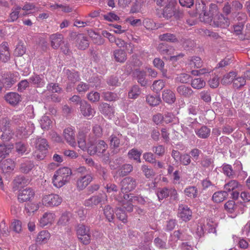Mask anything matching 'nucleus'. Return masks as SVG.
<instances>
[{
    "label": "nucleus",
    "mask_w": 250,
    "mask_h": 250,
    "mask_svg": "<svg viewBox=\"0 0 250 250\" xmlns=\"http://www.w3.org/2000/svg\"><path fill=\"white\" fill-rule=\"evenodd\" d=\"M31 84L37 87H42L45 85V81L42 76L34 74L29 79Z\"/></svg>",
    "instance_id": "27"
},
{
    "label": "nucleus",
    "mask_w": 250,
    "mask_h": 250,
    "mask_svg": "<svg viewBox=\"0 0 250 250\" xmlns=\"http://www.w3.org/2000/svg\"><path fill=\"white\" fill-rule=\"evenodd\" d=\"M240 186V184L237 180L232 179L224 185V189L228 193L239 188Z\"/></svg>",
    "instance_id": "42"
},
{
    "label": "nucleus",
    "mask_w": 250,
    "mask_h": 250,
    "mask_svg": "<svg viewBox=\"0 0 250 250\" xmlns=\"http://www.w3.org/2000/svg\"><path fill=\"white\" fill-rule=\"evenodd\" d=\"M191 85L194 89H200L206 85V82L202 78H195L191 79Z\"/></svg>",
    "instance_id": "47"
},
{
    "label": "nucleus",
    "mask_w": 250,
    "mask_h": 250,
    "mask_svg": "<svg viewBox=\"0 0 250 250\" xmlns=\"http://www.w3.org/2000/svg\"><path fill=\"white\" fill-rule=\"evenodd\" d=\"M15 167V162L11 159L4 160L1 165V168L4 172L7 173L12 171Z\"/></svg>",
    "instance_id": "28"
},
{
    "label": "nucleus",
    "mask_w": 250,
    "mask_h": 250,
    "mask_svg": "<svg viewBox=\"0 0 250 250\" xmlns=\"http://www.w3.org/2000/svg\"><path fill=\"white\" fill-rule=\"evenodd\" d=\"M133 78L136 79L137 82L143 87L147 86L148 81L146 79V73L144 70H141L140 69H135L132 73Z\"/></svg>",
    "instance_id": "13"
},
{
    "label": "nucleus",
    "mask_w": 250,
    "mask_h": 250,
    "mask_svg": "<svg viewBox=\"0 0 250 250\" xmlns=\"http://www.w3.org/2000/svg\"><path fill=\"white\" fill-rule=\"evenodd\" d=\"M10 126V121L8 118H4L0 119V131L2 132L0 138L3 141H9L12 137L13 134Z\"/></svg>",
    "instance_id": "4"
},
{
    "label": "nucleus",
    "mask_w": 250,
    "mask_h": 250,
    "mask_svg": "<svg viewBox=\"0 0 250 250\" xmlns=\"http://www.w3.org/2000/svg\"><path fill=\"white\" fill-rule=\"evenodd\" d=\"M4 98L7 103L13 106L17 105L21 101V95L16 92L8 93Z\"/></svg>",
    "instance_id": "21"
},
{
    "label": "nucleus",
    "mask_w": 250,
    "mask_h": 250,
    "mask_svg": "<svg viewBox=\"0 0 250 250\" xmlns=\"http://www.w3.org/2000/svg\"><path fill=\"white\" fill-rule=\"evenodd\" d=\"M246 84L245 78L242 77H235L232 83L233 88L240 89Z\"/></svg>",
    "instance_id": "48"
},
{
    "label": "nucleus",
    "mask_w": 250,
    "mask_h": 250,
    "mask_svg": "<svg viewBox=\"0 0 250 250\" xmlns=\"http://www.w3.org/2000/svg\"><path fill=\"white\" fill-rule=\"evenodd\" d=\"M237 75V74L236 72L230 71L224 75L221 80V83L223 85L229 84L233 83L234 78L236 77Z\"/></svg>",
    "instance_id": "34"
},
{
    "label": "nucleus",
    "mask_w": 250,
    "mask_h": 250,
    "mask_svg": "<svg viewBox=\"0 0 250 250\" xmlns=\"http://www.w3.org/2000/svg\"><path fill=\"white\" fill-rule=\"evenodd\" d=\"M96 141V138H92L89 136V142L87 143V148L86 150L88 154L90 155H97V146L94 145Z\"/></svg>",
    "instance_id": "38"
},
{
    "label": "nucleus",
    "mask_w": 250,
    "mask_h": 250,
    "mask_svg": "<svg viewBox=\"0 0 250 250\" xmlns=\"http://www.w3.org/2000/svg\"><path fill=\"white\" fill-rule=\"evenodd\" d=\"M62 201V198L56 194L45 195L42 199V204L46 207L58 206L61 204Z\"/></svg>",
    "instance_id": "7"
},
{
    "label": "nucleus",
    "mask_w": 250,
    "mask_h": 250,
    "mask_svg": "<svg viewBox=\"0 0 250 250\" xmlns=\"http://www.w3.org/2000/svg\"><path fill=\"white\" fill-rule=\"evenodd\" d=\"M16 82V78L12 73H7L2 78V83L5 88L11 87Z\"/></svg>",
    "instance_id": "29"
},
{
    "label": "nucleus",
    "mask_w": 250,
    "mask_h": 250,
    "mask_svg": "<svg viewBox=\"0 0 250 250\" xmlns=\"http://www.w3.org/2000/svg\"><path fill=\"white\" fill-rule=\"evenodd\" d=\"M89 35L95 44L97 45H102L104 44V40L101 35L92 31L89 32Z\"/></svg>",
    "instance_id": "51"
},
{
    "label": "nucleus",
    "mask_w": 250,
    "mask_h": 250,
    "mask_svg": "<svg viewBox=\"0 0 250 250\" xmlns=\"http://www.w3.org/2000/svg\"><path fill=\"white\" fill-rule=\"evenodd\" d=\"M223 173L229 179H235L238 177L235 170H234L230 165L224 164L222 166Z\"/></svg>",
    "instance_id": "26"
},
{
    "label": "nucleus",
    "mask_w": 250,
    "mask_h": 250,
    "mask_svg": "<svg viewBox=\"0 0 250 250\" xmlns=\"http://www.w3.org/2000/svg\"><path fill=\"white\" fill-rule=\"evenodd\" d=\"M157 50L162 55H170L173 54L174 49L166 43H161L157 46Z\"/></svg>",
    "instance_id": "33"
},
{
    "label": "nucleus",
    "mask_w": 250,
    "mask_h": 250,
    "mask_svg": "<svg viewBox=\"0 0 250 250\" xmlns=\"http://www.w3.org/2000/svg\"><path fill=\"white\" fill-rule=\"evenodd\" d=\"M34 196V192L30 188H26L22 190L19 194L18 200L20 202L29 201Z\"/></svg>",
    "instance_id": "20"
},
{
    "label": "nucleus",
    "mask_w": 250,
    "mask_h": 250,
    "mask_svg": "<svg viewBox=\"0 0 250 250\" xmlns=\"http://www.w3.org/2000/svg\"><path fill=\"white\" fill-rule=\"evenodd\" d=\"M36 148L40 152L47 153L49 145L47 140L42 138H38L35 141Z\"/></svg>",
    "instance_id": "23"
},
{
    "label": "nucleus",
    "mask_w": 250,
    "mask_h": 250,
    "mask_svg": "<svg viewBox=\"0 0 250 250\" xmlns=\"http://www.w3.org/2000/svg\"><path fill=\"white\" fill-rule=\"evenodd\" d=\"M107 147V145L104 140H99L97 145V155L102 156L105 152Z\"/></svg>",
    "instance_id": "54"
},
{
    "label": "nucleus",
    "mask_w": 250,
    "mask_h": 250,
    "mask_svg": "<svg viewBox=\"0 0 250 250\" xmlns=\"http://www.w3.org/2000/svg\"><path fill=\"white\" fill-rule=\"evenodd\" d=\"M113 56L116 61L123 62L126 60V54L122 49L115 50L113 52Z\"/></svg>",
    "instance_id": "39"
},
{
    "label": "nucleus",
    "mask_w": 250,
    "mask_h": 250,
    "mask_svg": "<svg viewBox=\"0 0 250 250\" xmlns=\"http://www.w3.org/2000/svg\"><path fill=\"white\" fill-rule=\"evenodd\" d=\"M102 96L104 99L107 101H115L118 99L117 94L109 91L103 92Z\"/></svg>",
    "instance_id": "59"
},
{
    "label": "nucleus",
    "mask_w": 250,
    "mask_h": 250,
    "mask_svg": "<svg viewBox=\"0 0 250 250\" xmlns=\"http://www.w3.org/2000/svg\"><path fill=\"white\" fill-rule=\"evenodd\" d=\"M21 10V7L15 5L12 8L9 18L6 21L8 22H14L20 17V12Z\"/></svg>",
    "instance_id": "31"
},
{
    "label": "nucleus",
    "mask_w": 250,
    "mask_h": 250,
    "mask_svg": "<svg viewBox=\"0 0 250 250\" xmlns=\"http://www.w3.org/2000/svg\"><path fill=\"white\" fill-rule=\"evenodd\" d=\"M169 190L170 189H168L166 187L160 188L159 190H158L157 193V195L159 200H162L168 197L169 196Z\"/></svg>",
    "instance_id": "63"
},
{
    "label": "nucleus",
    "mask_w": 250,
    "mask_h": 250,
    "mask_svg": "<svg viewBox=\"0 0 250 250\" xmlns=\"http://www.w3.org/2000/svg\"><path fill=\"white\" fill-rule=\"evenodd\" d=\"M76 42L78 48L81 50H85L89 46L87 38L82 34L77 35Z\"/></svg>",
    "instance_id": "25"
},
{
    "label": "nucleus",
    "mask_w": 250,
    "mask_h": 250,
    "mask_svg": "<svg viewBox=\"0 0 250 250\" xmlns=\"http://www.w3.org/2000/svg\"><path fill=\"white\" fill-rule=\"evenodd\" d=\"M211 22L210 25L214 27L226 28L229 25V19L219 12Z\"/></svg>",
    "instance_id": "8"
},
{
    "label": "nucleus",
    "mask_w": 250,
    "mask_h": 250,
    "mask_svg": "<svg viewBox=\"0 0 250 250\" xmlns=\"http://www.w3.org/2000/svg\"><path fill=\"white\" fill-rule=\"evenodd\" d=\"M63 72L64 76L67 77L68 82L70 83H75L80 80V76L77 71L72 69L64 68Z\"/></svg>",
    "instance_id": "18"
},
{
    "label": "nucleus",
    "mask_w": 250,
    "mask_h": 250,
    "mask_svg": "<svg viewBox=\"0 0 250 250\" xmlns=\"http://www.w3.org/2000/svg\"><path fill=\"white\" fill-rule=\"evenodd\" d=\"M142 152L138 151L137 149L133 148L130 150L128 152V157L130 159H133L134 160L137 161L138 163H141L140 156Z\"/></svg>",
    "instance_id": "56"
},
{
    "label": "nucleus",
    "mask_w": 250,
    "mask_h": 250,
    "mask_svg": "<svg viewBox=\"0 0 250 250\" xmlns=\"http://www.w3.org/2000/svg\"><path fill=\"white\" fill-rule=\"evenodd\" d=\"M163 100L169 104L174 103L176 100L174 93L170 89H165L162 94Z\"/></svg>",
    "instance_id": "30"
},
{
    "label": "nucleus",
    "mask_w": 250,
    "mask_h": 250,
    "mask_svg": "<svg viewBox=\"0 0 250 250\" xmlns=\"http://www.w3.org/2000/svg\"><path fill=\"white\" fill-rule=\"evenodd\" d=\"M10 58V54L7 43L3 42L0 46V60L6 62L9 60Z\"/></svg>",
    "instance_id": "22"
},
{
    "label": "nucleus",
    "mask_w": 250,
    "mask_h": 250,
    "mask_svg": "<svg viewBox=\"0 0 250 250\" xmlns=\"http://www.w3.org/2000/svg\"><path fill=\"white\" fill-rule=\"evenodd\" d=\"M103 212L106 219L109 222H112L114 218V211L110 205H106L103 208Z\"/></svg>",
    "instance_id": "36"
},
{
    "label": "nucleus",
    "mask_w": 250,
    "mask_h": 250,
    "mask_svg": "<svg viewBox=\"0 0 250 250\" xmlns=\"http://www.w3.org/2000/svg\"><path fill=\"white\" fill-rule=\"evenodd\" d=\"M195 132L199 138L206 139L210 135V129L207 126L203 125L200 128L196 129Z\"/></svg>",
    "instance_id": "35"
},
{
    "label": "nucleus",
    "mask_w": 250,
    "mask_h": 250,
    "mask_svg": "<svg viewBox=\"0 0 250 250\" xmlns=\"http://www.w3.org/2000/svg\"><path fill=\"white\" fill-rule=\"evenodd\" d=\"M80 108L81 114L85 117H93L95 114V111L94 109L85 101L81 102Z\"/></svg>",
    "instance_id": "16"
},
{
    "label": "nucleus",
    "mask_w": 250,
    "mask_h": 250,
    "mask_svg": "<svg viewBox=\"0 0 250 250\" xmlns=\"http://www.w3.org/2000/svg\"><path fill=\"white\" fill-rule=\"evenodd\" d=\"M228 196L227 191H220L215 192L212 197V200L216 203H220L225 200Z\"/></svg>",
    "instance_id": "40"
},
{
    "label": "nucleus",
    "mask_w": 250,
    "mask_h": 250,
    "mask_svg": "<svg viewBox=\"0 0 250 250\" xmlns=\"http://www.w3.org/2000/svg\"><path fill=\"white\" fill-rule=\"evenodd\" d=\"M29 183V180L22 175L16 177L14 180V185L18 188L27 185Z\"/></svg>",
    "instance_id": "45"
},
{
    "label": "nucleus",
    "mask_w": 250,
    "mask_h": 250,
    "mask_svg": "<svg viewBox=\"0 0 250 250\" xmlns=\"http://www.w3.org/2000/svg\"><path fill=\"white\" fill-rule=\"evenodd\" d=\"M141 94V89L137 85L132 86L128 92V96L130 99H135L137 98Z\"/></svg>",
    "instance_id": "49"
},
{
    "label": "nucleus",
    "mask_w": 250,
    "mask_h": 250,
    "mask_svg": "<svg viewBox=\"0 0 250 250\" xmlns=\"http://www.w3.org/2000/svg\"><path fill=\"white\" fill-rule=\"evenodd\" d=\"M115 213L119 220L122 221L123 223L126 222L127 215L125 210L122 208H117L115 210Z\"/></svg>",
    "instance_id": "53"
},
{
    "label": "nucleus",
    "mask_w": 250,
    "mask_h": 250,
    "mask_svg": "<svg viewBox=\"0 0 250 250\" xmlns=\"http://www.w3.org/2000/svg\"><path fill=\"white\" fill-rule=\"evenodd\" d=\"M63 137L65 141L71 146H75L76 145L75 134L74 130L71 127H67L63 131Z\"/></svg>",
    "instance_id": "15"
},
{
    "label": "nucleus",
    "mask_w": 250,
    "mask_h": 250,
    "mask_svg": "<svg viewBox=\"0 0 250 250\" xmlns=\"http://www.w3.org/2000/svg\"><path fill=\"white\" fill-rule=\"evenodd\" d=\"M121 191L123 193H127L135 189L137 186L136 180L131 177H127L123 179L121 182Z\"/></svg>",
    "instance_id": "10"
},
{
    "label": "nucleus",
    "mask_w": 250,
    "mask_h": 250,
    "mask_svg": "<svg viewBox=\"0 0 250 250\" xmlns=\"http://www.w3.org/2000/svg\"><path fill=\"white\" fill-rule=\"evenodd\" d=\"M79 240L83 245H87L91 241L90 229L83 224H79L76 228Z\"/></svg>",
    "instance_id": "3"
},
{
    "label": "nucleus",
    "mask_w": 250,
    "mask_h": 250,
    "mask_svg": "<svg viewBox=\"0 0 250 250\" xmlns=\"http://www.w3.org/2000/svg\"><path fill=\"white\" fill-rule=\"evenodd\" d=\"M54 218V214L51 212L45 213L41 218L40 222L41 225L45 226L49 223H51Z\"/></svg>",
    "instance_id": "41"
},
{
    "label": "nucleus",
    "mask_w": 250,
    "mask_h": 250,
    "mask_svg": "<svg viewBox=\"0 0 250 250\" xmlns=\"http://www.w3.org/2000/svg\"><path fill=\"white\" fill-rule=\"evenodd\" d=\"M159 38L161 41L172 43L177 42H178L176 35L170 33H166L160 35L159 36Z\"/></svg>",
    "instance_id": "37"
},
{
    "label": "nucleus",
    "mask_w": 250,
    "mask_h": 250,
    "mask_svg": "<svg viewBox=\"0 0 250 250\" xmlns=\"http://www.w3.org/2000/svg\"><path fill=\"white\" fill-rule=\"evenodd\" d=\"M196 12L198 13L200 17L203 16V21L207 23L211 22L219 13V9L216 4L211 3L209 5V10H207L206 5L203 1L196 3Z\"/></svg>",
    "instance_id": "1"
},
{
    "label": "nucleus",
    "mask_w": 250,
    "mask_h": 250,
    "mask_svg": "<svg viewBox=\"0 0 250 250\" xmlns=\"http://www.w3.org/2000/svg\"><path fill=\"white\" fill-rule=\"evenodd\" d=\"M51 41V46L55 49H58L62 43H64L63 36L60 33L51 34L49 37Z\"/></svg>",
    "instance_id": "17"
},
{
    "label": "nucleus",
    "mask_w": 250,
    "mask_h": 250,
    "mask_svg": "<svg viewBox=\"0 0 250 250\" xmlns=\"http://www.w3.org/2000/svg\"><path fill=\"white\" fill-rule=\"evenodd\" d=\"M27 145L21 142H19L15 144L16 151L20 155H22L27 151Z\"/></svg>",
    "instance_id": "52"
},
{
    "label": "nucleus",
    "mask_w": 250,
    "mask_h": 250,
    "mask_svg": "<svg viewBox=\"0 0 250 250\" xmlns=\"http://www.w3.org/2000/svg\"><path fill=\"white\" fill-rule=\"evenodd\" d=\"M71 170L66 167L59 168L55 171L52 178V182L55 187L59 188L66 184L70 179Z\"/></svg>",
    "instance_id": "2"
},
{
    "label": "nucleus",
    "mask_w": 250,
    "mask_h": 250,
    "mask_svg": "<svg viewBox=\"0 0 250 250\" xmlns=\"http://www.w3.org/2000/svg\"><path fill=\"white\" fill-rule=\"evenodd\" d=\"M176 5V0H167V3L163 9V17L167 20L170 19L173 16Z\"/></svg>",
    "instance_id": "12"
},
{
    "label": "nucleus",
    "mask_w": 250,
    "mask_h": 250,
    "mask_svg": "<svg viewBox=\"0 0 250 250\" xmlns=\"http://www.w3.org/2000/svg\"><path fill=\"white\" fill-rule=\"evenodd\" d=\"M191 79V77L189 74L182 73L176 77L175 81L182 83H188L190 82Z\"/></svg>",
    "instance_id": "57"
},
{
    "label": "nucleus",
    "mask_w": 250,
    "mask_h": 250,
    "mask_svg": "<svg viewBox=\"0 0 250 250\" xmlns=\"http://www.w3.org/2000/svg\"><path fill=\"white\" fill-rule=\"evenodd\" d=\"M184 230L180 229L174 231L170 235V239L168 241V244L170 245L172 248H174V247L176 246L175 243L179 240H184L185 238L184 234Z\"/></svg>",
    "instance_id": "19"
},
{
    "label": "nucleus",
    "mask_w": 250,
    "mask_h": 250,
    "mask_svg": "<svg viewBox=\"0 0 250 250\" xmlns=\"http://www.w3.org/2000/svg\"><path fill=\"white\" fill-rule=\"evenodd\" d=\"M11 152V148L9 146L3 145H0V163Z\"/></svg>",
    "instance_id": "55"
},
{
    "label": "nucleus",
    "mask_w": 250,
    "mask_h": 250,
    "mask_svg": "<svg viewBox=\"0 0 250 250\" xmlns=\"http://www.w3.org/2000/svg\"><path fill=\"white\" fill-rule=\"evenodd\" d=\"M163 118L164 122L166 124L175 123L178 120V118L171 112L166 113L164 115H163Z\"/></svg>",
    "instance_id": "60"
},
{
    "label": "nucleus",
    "mask_w": 250,
    "mask_h": 250,
    "mask_svg": "<svg viewBox=\"0 0 250 250\" xmlns=\"http://www.w3.org/2000/svg\"><path fill=\"white\" fill-rule=\"evenodd\" d=\"M110 147L113 149V152L117 153V149L123 144V136L120 133L112 134L108 138Z\"/></svg>",
    "instance_id": "9"
},
{
    "label": "nucleus",
    "mask_w": 250,
    "mask_h": 250,
    "mask_svg": "<svg viewBox=\"0 0 250 250\" xmlns=\"http://www.w3.org/2000/svg\"><path fill=\"white\" fill-rule=\"evenodd\" d=\"M176 90L179 95L186 98L190 97L193 93V90L190 87L186 86L185 85L178 86Z\"/></svg>",
    "instance_id": "32"
},
{
    "label": "nucleus",
    "mask_w": 250,
    "mask_h": 250,
    "mask_svg": "<svg viewBox=\"0 0 250 250\" xmlns=\"http://www.w3.org/2000/svg\"><path fill=\"white\" fill-rule=\"evenodd\" d=\"M178 216L183 221L188 222L192 217V211L187 205L180 204L178 209Z\"/></svg>",
    "instance_id": "11"
},
{
    "label": "nucleus",
    "mask_w": 250,
    "mask_h": 250,
    "mask_svg": "<svg viewBox=\"0 0 250 250\" xmlns=\"http://www.w3.org/2000/svg\"><path fill=\"white\" fill-rule=\"evenodd\" d=\"M141 170L146 178H152L155 175V173L154 170L146 165L142 166Z\"/></svg>",
    "instance_id": "64"
},
{
    "label": "nucleus",
    "mask_w": 250,
    "mask_h": 250,
    "mask_svg": "<svg viewBox=\"0 0 250 250\" xmlns=\"http://www.w3.org/2000/svg\"><path fill=\"white\" fill-rule=\"evenodd\" d=\"M26 48L24 43L21 41H19L15 49L14 53L17 56H21L25 53Z\"/></svg>",
    "instance_id": "58"
},
{
    "label": "nucleus",
    "mask_w": 250,
    "mask_h": 250,
    "mask_svg": "<svg viewBox=\"0 0 250 250\" xmlns=\"http://www.w3.org/2000/svg\"><path fill=\"white\" fill-rule=\"evenodd\" d=\"M50 237V233L46 230L41 231L38 235L36 242L39 244L46 243Z\"/></svg>",
    "instance_id": "43"
},
{
    "label": "nucleus",
    "mask_w": 250,
    "mask_h": 250,
    "mask_svg": "<svg viewBox=\"0 0 250 250\" xmlns=\"http://www.w3.org/2000/svg\"><path fill=\"white\" fill-rule=\"evenodd\" d=\"M243 205L242 203H235L234 201H228L224 205L226 210L230 213H234V216L232 217H235L240 213H243Z\"/></svg>",
    "instance_id": "6"
},
{
    "label": "nucleus",
    "mask_w": 250,
    "mask_h": 250,
    "mask_svg": "<svg viewBox=\"0 0 250 250\" xmlns=\"http://www.w3.org/2000/svg\"><path fill=\"white\" fill-rule=\"evenodd\" d=\"M99 109L102 114L106 115H110L113 112L112 106L105 103L101 104L99 106Z\"/></svg>",
    "instance_id": "50"
},
{
    "label": "nucleus",
    "mask_w": 250,
    "mask_h": 250,
    "mask_svg": "<svg viewBox=\"0 0 250 250\" xmlns=\"http://www.w3.org/2000/svg\"><path fill=\"white\" fill-rule=\"evenodd\" d=\"M165 82L162 80L154 81L152 85V89L156 93L160 91L165 86Z\"/></svg>",
    "instance_id": "62"
},
{
    "label": "nucleus",
    "mask_w": 250,
    "mask_h": 250,
    "mask_svg": "<svg viewBox=\"0 0 250 250\" xmlns=\"http://www.w3.org/2000/svg\"><path fill=\"white\" fill-rule=\"evenodd\" d=\"M133 170V166L130 164H124L119 169L118 172L120 176L124 177L127 175Z\"/></svg>",
    "instance_id": "44"
},
{
    "label": "nucleus",
    "mask_w": 250,
    "mask_h": 250,
    "mask_svg": "<svg viewBox=\"0 0 250 250\" xmlns=\"http://www.w3.org/2000/svg\"><path fill=\"white\" fill-rule=\"evenodd\" d=\"M186 196L190 198H196L198 195V189L195 186H189L184 190Z\"/></svg>",
    "instance_id": "46"
},
{
    "label": "nucleus",
    "mask_w": 250,
    "mask_h": 250,
    "mask_svg": "<svg viewBox=\"0 0 250 250\" xmlns=\"http://www.w3.org/2000/svg\"><path fill=\"white\" fill-rule=\"evenodd\" d=\"M35 167L33 161L25 160L21 162L19 167V170L24 174L29 173Z\"/></svg>",
    "instance_id": "24"
},
{
    "label": "nucleus",
    "mask_w": 250,
    "mask_h": 250,
    "mask_svg": "<svg viewBox=\"0 0 250 250\" xmlns=\"http://www.w3.org/2000/svg\"><path fill=\"white\" fill-rule=\"evenodd\" d=\"M92 180V177L89 174L80 175L77 180V188L79 190H83L88 185Z\"/></svg>",
    "instance_id": "14"
},
{
    "label": "nucleus",
    "mask_w": 250,
    "mask_h": 250,
    "mask_svg": "<svg viewBox=\"0 0 250 250\" xmlns=\"http://www.w3.org/2000/svg\"><path fill=\"white\" fill-rule=\"evenodd\" d=\"M199 95L200 99L206 103H210L211 101V92L209 90L202 91Z\"/></svg>",
    "instance_id": "61"
},
{
    "label": "nucleus",
    "mask_w": 250,
    "mask_h": 250,
    "mask_svg": "<svg viewBox=\"0 0 250 250\" xmlns=\"http://www.w3.org/2000/svg\"><path fill=\"white\" fill-rule=\"evenodd\" d=\"M107 200V196L105 194H99L85 200L84 202V205L87 207L92 208L99 204H104Z\"/></svg>",
    "instance_id": "5"
}]
</instances>
